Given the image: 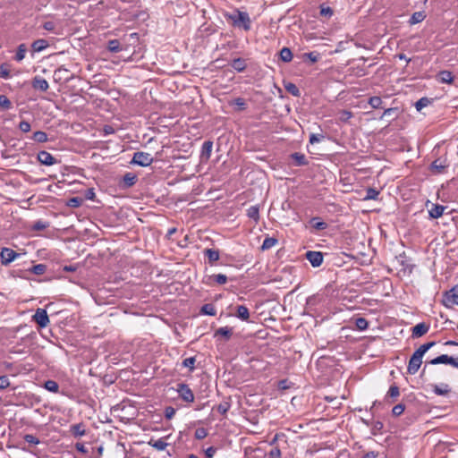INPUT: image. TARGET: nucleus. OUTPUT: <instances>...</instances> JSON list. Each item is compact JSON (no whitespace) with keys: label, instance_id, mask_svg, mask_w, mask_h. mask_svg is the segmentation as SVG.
<instances>
[{"label":"nucleus","instance_id":"nucleus-28","mask_svg":"<svg viewBox=\"0 0 458 458\" xmlns=\"http://www.w3.org/2000/svg\"><path fill=\"white\" fill-rule=\"evenodd\" d=\"M123 182L126 187H131L136 183L137 176L132 173H127L123 175Z\"/></svg>","mask_w":458,"mask_h":458},{"label":"nucleus","instance_id":"nucleus-27","mask_svg":"<svg viewBox=\"0 0 458 458\" xmlns=\"http://www.w3.org/2000/svg\"><path fill=\"white\" fill-rule=\"evenodd\" d=\"M438 80L443 83H452L454 81V76L449 71H441L438 73Z\"/></svg>","mask_w":458,"mask_h":458},{"label":"nucleus","instance_id":"nucleus-41","mask_svg":"<svg viewBox=\"0 0 458 458\" xmlns=\"http://www.w3.org/2000/svg\"><path fill=\"white\" fill-rule=\"evenodd\" d=\"M230 408L231 403L228 401H224L216 406L217 411L222 415H225L229 411Z\"/></svg>","mask_w":458,"mask_h":458},{"label":"nucleus","instance_id":"nucleus-53","mask_svg":"<svg viewBox=\"0 0 458 458\" xmlns=\"http://www.w3.org/2000/svg\"><path fill=\"white\" fill-rule=\"evenodd\" d=\"M23 438H24L25 442H27L28 444H30V445L39 444L38 438L37 437H35L34 435L27 434L24 436Z\"/></svg>","mask_w":458,"mask_h":458},{"label":"nucleus","instance_id":"nucleus-19","mask_svg":"<svg viewBox=\"0 0 458 458\" xmlns=\"http://www.w3.org/2000/svg\"><path fill=\"white\" fill-rule=\"evenodd\" d=\"M236 317L242 321H248L250 318L249 309L244 305L237 307Z\"/></svg>","mask_w":458,"mask_h":458},{"label":"nucleus","instance_id":"nucleus-23","mask_svg":"<svg viewBox=\"0 0 458 458\" xmlns=\"http://www.w3.org/2000/svg\"><path fill=\"white\" fill-rule=\"evenodd\" d=\"M47 47L48 43L46 39H37L31 45V47L35 52H41L45 50Z\"/></svg>","mask_w":458,"mask_h":458},{"label":"nucleus","instance_id":"nucleus-43","mask_svg":"<svg viewBox=\"0 0 458 458\" xmlns=\"http://www.w3.org/2000/svg\"><path fill=\"white\" fill-rule=\"evenodd\" d=\"M379 195V191L375 188H368L366 191V196L364 199H377Z\"/></svg>","mask_w":458,"mask_h":458},{"label":"nucleus","instance_id":"nucleus-11","mask_svg":"<svg viewBox=\"0 0 458 458\" xmlns=\"http://www.w3.org/2000/svg\"><path fill=\"white\" fill-rule=\"evenodd\" d=\"M306 259L313 267H318L323 262V254L320 251L309 250L306 253Z\"/></svg>","mask_w":458,"mask_h":458},{"label":"nucleus","instance_id":"nucleus-14","mask_svg":"<svg viewBox=\"0 0 458 458\" xmlns=\"http://www.w3.org/2000/svg\"><path fill=\"white\" fill-rule=\"evenodd\" d=\"M212 148H213V142L210 140L205 141L201 147L200 158L202 160L208 161L210 158Z\"/></svg>","mask_w":458,"mask_h":458},{"label":"nucleus","instance_id":"nucleus-62","mask_svg":"<svg viewBox=\"0 0 458 458\" xmlns=\"http://www.w3.org/2000/svg\"><path fill=\"white\" fill-rule=\"evenodd\" d=\"M42 27L48 31H55V24L53 21H45Z\"/></svg>","mask_w":458,"mask_h":458},{"label":"nucleus","instance_id":"nucleus-48","mask_svg":"<svg viewBox=\"0 0 458 458\" xmlns=\"http://www.w3.org/2000/svg\"><path fill=\"white\" fill-rule=\"evenodd\" d=\"M386 395L392 398H397L400 395L399 387L395 385L391 386Z\"/></svg>","mask_w":458,"mask_h":458},{"label":"nucleus","instance_id":"nucleus-29","mask_svg":"<svg viewBox=\"0 0 458 458\" xmlns=\"http://www.w3.org/2000/svg\"><path fill=\"white\" fill-rule=\"evenodd\" d=\"M247 216L250 219L258 222L259 219V208L258 206H251L247 209Z\"/></svg>","mask_w":458,"mask_h":458},{"label":"nucleus","instance_id":"nucleus-17","mask_svg":"<svg viewBox=\"0 0 458 458\" xmlns=\"http://www.w3.org/2000/svg\"><path fill=\"white\" fill-rule=\"evenodd\" d=\"M291 158L297 166L305 165L308 164L307 158L304 154L294 152L291 155Z\"/></svg>","mask_w":458,"mask_h":458},{"label":"nucleus","instance_id":"nucleus-6","mask_svg":"<svg viewBox=\"0 0 458 458\" xmlns=\"http://www.w3.org/2000/svg\"><path fill=\"white\" fill-rule=\"evenodd\" d=\"M19 256V253L10 248H2L0 252L1 264L3 266H7Z\"/></svg>","mask_w":458,"mask_h":458},{"label":"nucleus","instance_id":"nucleus-22","mask_svg":"<svg viewBox=\"0 0 458 458\" xmlns=\"http://www.w3.org/2000/svg\"><path fill=\"white\" fill-rule=\"evenodd\" d=\"M204 254L208 259L210 264L217 261L220 257L219 251L214 249H206L204 250Z\"/></svg>","mask_w":458,"mask_h":458},{"label":"nucleus","instance_id":"nucleus-25","mask_svg":"<svg viewBox=\"0 0 458 458\" xmlns=\"http://www.w3.org/2000/svg\"><path fill=\"white\" fill-rule=\"evenodd\" d=\"M425 18H426V14L424 13V12H415L411 16V18L409 20V23L411 25H414V24L421 22L422 21H424Z\"/></svg>","mask_w":458,"mask_h":458},{"label":"nucleus","instance_id":"nucleus-26","mask_svg":"<svg viewBox=\"0 0 458 458\" xmlns=\"http://www.w3.org/2000/svg\"><path fill=\"white\" fill-rule=\"evenodd\" d=\"M435 344H436V342H434V341L423 344L414 352V353H416L417 355L421 356L423 358L424 354L430 348H432Z\"/></svg>","mask_w":458,"mask_h":458},{"label":"nucleus","instance_id":"nucleus-49","mask_svg":"<svg viewBox=\"0 0 458 458\" xmlns=\"http://www.w3.org/2000/svg\"><path fill=\"white\" fill-rule=\"evenodd\" d=\"M334 12L333 9L327 5L321 4L320 5V14L325 17H331Z\"/></svg>","mask_w":458,"mask_h":458},{"label":"nucleus","instance_id":"nucleus-18","mask_svg":"<svg viewBox=\"0 0 458 458\" xmlns=\"http://www.w3.org/2000/svg\"><path fill=\"white\" fill-rule=\"evenodd\" d=\"M445 207L442 205H433L432 208L428 211L429 216L432 218H439L443 216Z\"/></svg>","mask_w":458,"mask_h":458},{"label":"nucleus","instance_id":"nucleus-38","mask_svg":"<svg viewBox=\"0 0 458 458\" xmlns=\"http://www.w3.org/2000/svg\"><path fill=\"white\" fill-rule=\"evenodd\" d=\"M195 362H196L195 357H189L182 360V366L184 368H188L190 371H193L195 369Z\"/></svg>","mask_w":458,"mask_h":458},{"label":"nucleus","instance_id":"nucleus-3","mask_svg":"<svg viewBox=\"0 0 458 458\" xmlns=\"http://www.w3.org/2000/svg\"><path fill=\"white\" fill-rule=\"evenodd\" d=\"M153 162V157L149 153L138 151L135 152L131 160L132 164L140 166H148Z\"/></svg>","mask_w":458,"mask_h":458},{"label":"nucleus","instance_id":"nucleus-54","mask_svg":"<svg viewBox=\"0 0 458 458\" xmlns=\"http://www.w3.org/2000/svg\"><path fill=\"white\" fill-rule=\"evenodd\" d=\"M352 117V113L348 110H343L340 113V120L344 123L348 122Z\"/></svg>","mask_w":458,"mask_h":458},{"label":"nucleus","instance_id":"nucleus-42","mask_svg":"<svg viewBox=\"0 0 458 458\" xmlns=\"http://www.w3.org/2000/svg\"><path fill=\"white\" fill-rule=\"evenodd\" d=\"M0 77L8 80L11 78V73L9 70V64H2L0 65Z\"/></svg>","mask_w":458,"mask_h":458},{"label":"nucleus","instance_id":"nucleus-45","mask_svg":"<svg viewBox=\"0 0 458 458\" xmlns=\"http://www.w3.org/2000/svg\"><path fill=\"white\" fill-rule=\"evenodd\" d=\"M47 270V266L44 264H38L33 266L30 271L35 275H43Z\"/></svg>","mask_w":458,"mask_h":458},{"label":"nucleus","instance_id":"nucleus-1","mask_svg":"<svg viewBox=\"0 0 458 458\" xmlns=\"http://www.w3.org/2000/svg\"><path fill=\"white\" fill-rule=\"evenodd\" d=\"M225 17L234 28L242 29L244 31L251 29V20L247 12L235 9L233 13H225Z\"/></svg>","mask_w":458,"mask_h":458},{"label":"nucleus","instance_id":"nucleus-10","mask_svg":"<svg viewBox=\"0 0 458 458\" xmlns=\"http://www.w3.org/2000/svg\"><path fill=\"white\" fill-rule=\"evenodd\" d=\"M38 161L45 165H53L57 163V159L49 152L41 150L37 156Z\"/></svg>","mask_w":458,"mask_h":458},{"label":"nucleus","instance_id":"nucleus-33","mask_svg":"<svg viewBox=\"0 0 458 458\" xmlns=\"http://www.w3.org/2000/svg\"><path fill=\"white\" fill-rule=\"evenodd\" d=\"M277 242H278L277 239H276L274 237H267L263 241V243L261 245V249L263 250L271 249L272 247L276 245Z\"/></svg>","mask_w":458,"mask_h":458},{"label":"nucleus","instance_id":"nucleus-58","mask_svg":"<svg viewBox=\"0 0 458 458\" xmlns=\"http://www.w3.org/2000/svg\"><path fill=\"white\" fill-rule=\"evenodd\" d=\"M19 129L22 131V132H29L31 129V126H30V123L27 121H21L20 123H19Z\"/></svg>","mask_w":458,"mask_h":458},{"label":"nucleus","instance_id":"nucleus-61","mask_svg":"<svg viewBox=\"0 0 458 458\" xmlns=\"http://www.w3.org/2000/svg\"><path fill=\"white\" fill-rule=\"evenodd\" d=\"M175 414V409L168 406L165 410V416L167 420H171Z\"/></svg>","mask_w":458,"mask_h":458},{"label":"nucleus","instance_id":"nucleus-59","mask_svg":"<svg viewBox=\"0 0 458 458\" xmlns=\"http://www.w3.org/2000/svg\"><path fill=\"white\" fill-rule=\"evenodd\" d=\"M323 139H324V136L322 134L312 133L310 136V143L315 144V143L321 141Z\"/></svg>","mask_w":458,"mask_h":458},{"label":"nucleus","instance_id":"nucleus-35","mask_svg":"<svg viewBox=\"0 0 458 458\" xmlns=\"http://www.w3.org/2000/svg\"><path fill=\"white\" fill-rule=\"evenodd\" d=\"M107 49L113 53H117V52L121 51L122 48H121L119 40H117V39L109 40L107 42Z\"/></svg>","mask_w":458,"mask_h":458},{"label":"nucleus","instance_id":"nucleus-56","mask_svg":"<svg viewBox=\"0 0 458 458\" xmlns=\"http://www.w3.org/2000/svg\"><path fill=\"white\" fill-rule=\"evenodd\" d=\"M10 380L7 376H0V390L6 389L10 386Z\"/></svg>","mask_w":458,"mask_h":458},{"label":"nucleus","instance_id":"nucleus-63","mask_svg":"<svg viewBox=\"0 0 458 458\" xmlns=\"http://www.w3.org/2000/svg\"><path fill=\"white\" fill-rule=\"evenodd\" d=\"M269 457L270 458H281V451H280V449L278 447L273 448L269 452Z\"/></svg>","mask_w":458,"mask_h":458},{"label":"nucleus","instance_id":"nucleus-36","mask_svg":"<svg viewBox=\"0 0 458 458\" xmlns=\"http://www.w3.org/2000/svg\"><path fill=\"white\" fill-rule=\"evenodd\" d=\"M44 387L52 393H57L59 390V386L55 380H47L44 384Z\"/></svg>","mask_w":458,"mask_h":458},{"label":"nucleus","instance_id":"nucleus-9","mask_svg":"<svg viewBox=\"0 0 458 458\" xmlns=\"http://www.w3.org/2000/svg\"><path fill=\"white\" fill-rule=\"evenodd\" d=\"M33 320L39 326V327L44 328L47 327L49 324L48 315L44 309H38L33 315Z\"/></svg>","mask_w":458,"mask_h":458},{"label":"nucleus","instance_id":"nucleus-2","mask_svg":"<svg viewBox=\"0 0 458 458\" xmlns=\"http://www.w3.org/2000/svg\"><path fill=\"white\" fill-rule=\"evenodd\" d=\"M442 302L447 309L458 306V285L454 286L444 293Z\"/></svg>","mask_w":458,"mask_h":458},{"label":"nucleus","instance_id":"nucleus-5","mask_svg":"<svg viewBox=\"0 0 458 458\" xmlns=\"http://www.w3.org/2000/svg\"><path fill=\"white\" fill-rule=\"evenodd\" d=\"M449 166L446 157H441L435 159L430 165V170L437 174H444Z\"/></svg>","mask_w":458,"mask_h":458},{"label":"nucleus","instance_id":"nucleus-46","mask_svg":"<svg viewBox=\"0 0 458 458\" xmlns=\"http://www.w3.org/2000/svg\"><path fill=\"white\" fill-rule=\"evenodd\" d=\"M355 326L359 330H365L368 328L369 323L366 318H358L355 320Z\"/></svg>","mask_w":458,"mask_h":458},{"label":"nucleus","instance_id":"nucleus-15","mask_svg":"<svg viewBox=\"0 0 458 458\" xmlns=\"http://www.w3.org/2000/svg\"><path fill=\"white\" fill-rule=\"evenodd\" d=\"M32 86L36 89H39L40 91H47L49 88L48 82L44 78L36 76L33 79Z\"/></svg>","mask_w":458,"mask_h":458},{"label":"nucleus","instance_id":"nucleus-64","mask_svg":"<svg viewBox=\"0 0 458 458\" xmlns=\"http://www.w3.org/2000/svg\"><path fill=\"white\" fill-rule=\"evenodd\" d=\"M216 452V448L210 446L206 449L205 454L208 458H212Z\"/></svg>","mask_w":458,"mask_h":458},{"label":"nucleus","instance_id":"nucleus-30","mask_svg":"<svg viewBox=\"0 0 458 458\" xmlns=\"http://www.w3.org/2000/svg\"><path fill=\"white\" fill-rule=\"evenodd\" d=\"M148 444L154 447L155 449L158 450V451H163L166 448L167 446V443L165 441H164L162 438H159V439H157V440H153L151 439Z\"/></svg>","mask_w":458,"mask_h":458},{"label":"nucleus","instance_id":"nucleus-7","mask_svg":"<svg viewBox=\"0 0 458 458\" xmlns=\"http://www.w3.org/2000/svg\"><path fill=\"white\" fill-rule=\"evenodd\" d=\"M177 392L180 397L187 403H192L194 401V394L191 389L187 384L180 383L177 385Z\"/></svg>","mask_w":458,"mask_h":458},{"label":"nucleus","instance_id":"nucleus-24","mask_svg":"<svg viewBox=\"0 0 458 458\" xmlns=\"http://www.w3.org/2000/svg\"><path fill=\"white\" fill-rule=\"evenodd\" d=\"M279 56L284 63H289L293 60V53L289 47H283L279 53Z\"/></svg>","mask_w":458,"mask_h":458},{"label":"nucleus","instance_id":"nucleus-8","mask_svg":"<svg viewBox=\"0 0 458 458\" xmlns=\"http://www.w3.org/2000/svg\"><path fill=\"white\" fill-rule=\"evenodd\" d=\"M421 364L422 357L413 352L408 363L407 373L410 375H415L420 369Z\"/></svg>","mask_w":458,"mask_h":458},{"label":"nucleus","instance_id":"nucleus-44","mask_svg":"<svg viewBox=\"0 0 458 458\" xmlns=\"http://www.w3.org/2000/svg\"><path fill=\"white\" fill-rule=\"evenodd\" d=\"M382 103L383 102H382L381 98L377 97V96L371 97L369 99V104L371 106L372 108H375V109L380 108Z\"/></svg>","mask_w":458,"mask_h":458},{"label":"nucleus","instance_id":"nucleus-20","mask_svg":"<svg viewBox=\"0 0 458 458\" xmlns=\"http://www.w3.org/2000/svg\"><path fill=\"white\" fill-rule=\"evenodd\" d=\"M451 389L448 385H434L433 386V393L437 395H447L450 393Z\"/></svg>","mask_w":458,"mask_h":458},{"label":"nucleus","instance_id":"nucleus-12","mask_svg":"<svg viewBox=\"0 0 458 458\" xmlns=\"http://www.w3.org/2000/svg\"><path fill=\"white\" fill-rule=\"evenodd\" d=\"M233 335V328L229 327H223L217 328L214 333V337L216 339L223 338L225 341H228Z\"/></svg>","mask_w":458,"mask_h":458},{"label":"nucleus","instance_id":"nucleus-16","mask_svg":"<svg viewBox=\"0 0 458 458\" xmlns=\"http://www.w3.org/2000/svg\"><path fill=\"white\" fill-rule=\"evenodd\" d=\"M227 282V276L224 274H217L209 276L206 281V284L216 283L217 284H225Z\"/></svg>","mask_w":458,"mask_h":458},{"label":"nucleus","instance_id":"nucleus-50","mask_svg":"<svg viewBox=\"0 0 458 458\" xmlns=\"http://www.w3.org/2000/svg\"><path fill=\"white\" fill-rule=\"evenodd\" d=\"M404 410H405L404 404L398 403L393 407L392 413L394 416H400L401 414L403 413Z\"/></svg>","mask_w":458,"mask_h":458},{"label":"nucleus","instance_id":"nucleus-21","mask_svg":"<svg viewBox=\"0 0 458 458\" xmlns=\"http://www.w3.org/2000/svg\"><path fill=\"white\" fill-rule=\"evenodd\" d=\"M231 66L238 72H243L246 69V61L242 58H234L232 61Z\"/></svg>","mask_w":458,"mask_h":458},{"label":"nucleus","instance_id":"nucleus-40","mask_svg":"<svg viewBox=\"0 0 458 458\" xmlns=\"http://www.w3.org/2000/svg\"><path fill=\"white\" fill-rule=\"evenodd\" d=\"M12 102L5 95H0V108L9 110L12 108Z\"/></svg>","mask_w":458,"mask_h":458},{"label":"nucleus","instance_id":"nucleus-47","mask_svg":"<svg viewBox=\"0 0 458 458\" xmlns=\"http://www.w3.org/2000/svg\"><path fill=\"white\" fill-rule=\"evenodd\" d=\"M47 226H48L47 223H46L42 220H38L32 225L31 228L35 231H42V230H45Z\"/></svg>","mask_w":458,"mask_h":458},{"label":"nucleus","instance_id":"nucleus-55","mask_svg":"<svg viewBox=\"0 0 458 458\" xmlns=\"http://www.w3.org/2000/svg\"><path fill=\"white\" fill-rule=\"evenodd\" d=\"M353 72L358 77H362L367 75L368 72L364 66H356L353 67Z\"/></svg>","mask_w":458,"mask_h":458},{"label":"nucleus","instance_id":"nucleus-34","mask_svg":"<svg viewBox=\"0 0 458 458\" xmlns=\"http://www.w3.org/2000/svg\"><path fill=\"white\" fill-rule=\"evenodd\" d=\"M26 52H27L26 45L25 44L19 45L14 59L17 62L22 61L25 57Z\"/></svg>","mask_w":458,"mask_h":458},{"label":"nucleus","instance_id":"nucleus-13","mask_svg":"<svg viewBox=\"0 0 458 458\" xmlns=\"http://www.w3.org/2000/svg\"><path fill=\"white\" fill-rule=\"evenodd\" d=\"M429 330V326L424 322L419 323L412 327V337L417 338L426 335Z\"/></svg>","mask_w":458,"mask_h":458},{"label":"nucleus","instance_id":"nucleus-57","mask_svg":"<svg viewBox=\"0 0 458 458\" xmlns=\"http://www.w3.org/2000/svg\"><path fill=\"white\" fill-rule=\"evenodd\" d=\"M208 433L207 430L204 428H199L195 430V438L197 439H203L207 437Z\"/></svg>","mask_w":458,"mask_h":458},{"label":"nucleus","instance_id":"nucleus-32","mask_svg":"<svg viewBox=\"0 0 458 458\" xmlns=\"http://www.w3.org/2000/svg\"><path fill=\"white\" fill-rule=\"evenodd\" d=\"M201 314L208 316H215L216 314V308L211 303H207L201 307L200 310Z\"/></svg>","mask_w":458,"mask_h":458},{"label":"nucleus","instance_id":"nucleus-39","mask_svg":"<svg viewBox=\"0 0 458 458\" xmlns=\"http://www.w3.org/2000/svg\"><path fill=\"white\" fill-rule=\"evenodd\" d=\"M284 88L287 92H289L290 94H292L294 97H299L301 94L300 89L294 83L289 82L284 86Z\"/></svg>","mask_w":458,"mask_h":458},{"label":"nucleus","instance_id":"nucleus-37","mask_svg":"<svg viewBox=\"0 0 458 458\" xmlns=\"http://www.w3.org/2000/svg\"><path fill=\"white\" fill-rule=\"evenodd\" d=\"M71 431L75 437H82L86 433L82 424L72 425Z\"/></svg>","mask_w":458,"mask_h":458},{"label":"nucleus","instance_id":"nucleus-31","mask_svg":"<svg viewBox=\"0 0 458 458\" xmlns=\"http://www.w3.org/2000/svg\"><path fill=\"white\" fill-rule=\"evenodd\" d=\"M32 139L38 143H44L48 140L47 134L43 131H35L32 135Z\"/></svg>","mask_w":458,"mask_h":458},{"label":"nucleus","instance_id":"nucleus-51","mask_svg":"<svg viewBox=\"0 0 458 458\" xmlns=\"http://www.w3.org/2000/svg\"><path fill=\"white\" fill-rule=\"evenodd\" d=\"M303 56L305 59H309L312 64L317 63L319 59V54L316 52L305 53Z\"/></svg>","mask_w":458,"mask_h":458},{"label":"nucleus","instance_id":"nucleus-4","mask_svg":"<svg viewBox=\"0 0 458 458\" xmlns=\"http://www.w3.org/2000/svg\"><path fill=\"white\" fill-rule=\"evenodd\" d=\"M428 363L432 365L449 364L452 367L458 369V356L453 357L448 356L447 354H442L440 356L434 358Z\"/></svg>","mask_w":458,"mask_h":458},{"label":"nucleus","instance_id":"nucleus-60","mask_svg":"<svg viewBox=\"0 0 458 458\" xmlns=\"http://www.w3.org/2000/svg\"><path fill=\"white\" fill-rule=\"evenodd\" d=\"M233 104L238 106L239 110H244L246 108L245 100L242 98H235Z\"/></svg>","mask_w":458,"mask_h":458},{"label":"nucleus","instance_id":"nucleus-52","mask_svg":"<svg viewBox=\"0 0 458 458\" xmlns=\"http://www.w3.org/2000/svg\"><path fill=\"white\" fill-rule=\"evenodd\" d=\"M429 104V100L428 98H421L420 99H419L416 104H415V107L418 111H420L422 108H424L425 106H427Z\"/></svg>","mask_w":458,"mask_h":458}]
</instances>
